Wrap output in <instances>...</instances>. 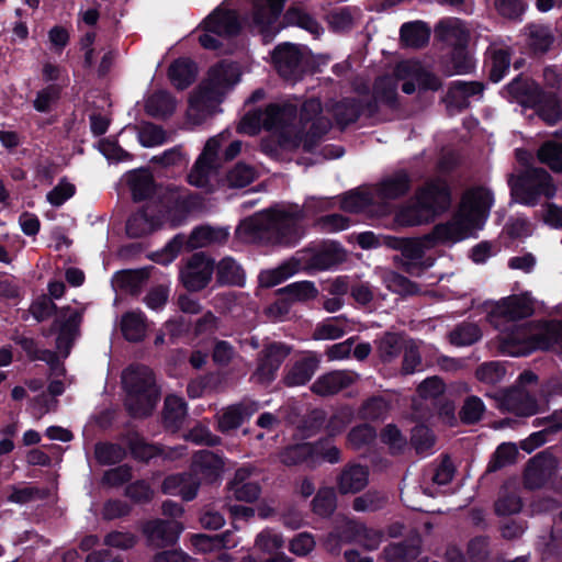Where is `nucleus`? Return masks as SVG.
<instances>
[{
    "label": "nucleus",
    "mask_w": 562,
    "mask_h": 562,
    "mask_svg": "<svg viewBox=\"0 0 562 562\" xmlns=\"http://www.w3.org/2000/svg\"><path fill=\"white\" fill-rule=\"evenodd\" d=\"M168 75L175 87L184 89L194 80L195 66L191 60L180 58L170 65Z\"/></svg>",
    "instance_id": "nucleus-43"
},
{
    "label": "nucleus",
    "mask_w": 562,
    "mask_h": 562,
    "mask_svg": "<svg viewBox=\"0 0 562 562\" xmlns=\"http://www.w3.org/2000/svg\"><path fill=\"white\" fill-rule=\"evenodd\" d=\"M122 382L130 413L136 417L149 415L159 397L151 370L144 366L130 367L123 372Z\"/></svg>",
    "instance_id": "nucleus-6"
},
{
    "label": "nucleus",
    "mask_w": 562,
    "mask_h": 562,
    "mask_svg": "<svg viewBox=\"0 0 562 562\" xmlns=\"http://www.w3.org/2000/svg\"><path fill=\"white\" fill-rule=\"evenodd\" d=\"M557 464V458L549 450L540 451L527 462L524 471L525 485L531 490L543 487L554 473Z\"/></svg>",
    "instance_id": "nucleus-17"
},
{
    "label": "nucleus",
    "mask_w": 562,
    "mask_h": 562,
    "mask_svg": "<svg viewBox=\"0 0 562 562\" xmlns=\"http://www.w3.org/2000/svg\"><path fill=\"white\" fill-rule=\"evenodd\" d=\"M542 86L527 74H518L506 83L499 94L509 103H516L524 109L533 108L539 101Z\"/></svg>",
    "instance_id": "nucleus-13"
},
{
    "label": "nucleus",
    "mask_w": 562,
    "mask_h": 562,
    "mask_svg": "<svg viewBox=\"0 0 562 562\" xmlns=\"http://www.w3.org/2000/svg\"><path fill=\"white\" fill-rule=\"evenodd\" d=\"M183 529V525L177 520L156 519L144 526V533L150 544L162 548L176 543Z\"/></svg>",
    "instance_id": "nucleus-20"
},
{
    "label": "nucleus",
    "mask_w": 562,
    "mask_h": 562,
    "mask_svg": "<svg viewBox=\"0 0 562 562\" xmlns=\"http://www.w3.org/2000/svg\"><path fill=\"white\" fill-rule=\"evenodd\" d=\"M387 245L402 250L406 271L409 273L418 272L422 267L431 266V262L424 261V243L420 240H400L392 238L389 240Z\"/></svg>",
    "instance_id": "nucleus-29"
},
{
    "label": "nucleus",
    "mask_w": 562,
    "mask_h": 562,
    "mask_svg": "<svg viewBox=\"0 0 562 562\" xmlns=\"http://www.w3.org/2000/svg\"><path fill=\"white\" fill-rule=\"evenodd\" d=\"M191 471L199 482L211 483L221 477L224 471V460L212 451L202 450L194 454Z\"/></svg>",
    "instance_id": "nucleus-23"
},
{
    "label": "nucleus",
    "mask_w": 562,
    "mask_h": 562,
    "mask_svg": "<svg viewBox=\"0 0 562 562\" xmlns=\"http://www.w3.org/2000/svg\"><path fill=\"white\" fill-rule=\"evenodd\" d=\"M327 111L331 112L337 124L345 126L359 117L361 108L353 99H344L333 104Z\"/></svg>",
    "instance_id": "nucleus-49"
},
{
    "label": "nucleus",
    "mask_w": 562,
    "mask_h": 562,
    "mask_svg": "<svg viewBox=\"0 0 562 562\" xmlns=\"http://www.w3.org/2000/svg\"><path fill=\"white\" fill-rule=\"evenodd\" d=\"M331 126L330 120L323 114L321 102L316 99L305 101L300 111L291 102L270 104L265 110H256L244 115L238 131L247 135H256L261 128L278 133L284 147L302 146L311 150Z\"/></svg>",
    "instance_id": "nucleus-1"
},
{
    "label": "nucleus",
    "mask_w": 562,
    "mask_h": 562,
    "mask_svg": "<svg viewBox=\"0 0 562 562\" xmlns=\"http://www.w3.org/2000/svg\"><path fill=\"white\" fill-rule=\"evenodd\" d=\"M285 0H254L252 27L263 35L265 40H271L280 30L279 16L283 10Z\"/></svg>",
    "instance_id": "nucleus-14"
},
{
    "label": "nucleus",
    "mask_w": 562,
    "mask_h": 562,
    "mask_svg": "<svg viewBox=\"0 0 562 562\" xmlns=\"http://www.w3.org/2000/svg\"><path fill=\"white\" fill-rule=\"evenodd\" d=\"M538 99V103L530 110H533L546 125L554 126L562 121V101L557 92L542 89Z\"/></svg>",
    "instance_id": "nucleus-27"
},
{
    "label": "nucleus",
    "mask_w": 562,
    "mask_h": 562,
    "mask_svg": "<svg viewBox=\"0 0 562 562\" xmlns=\"http://www.w3.org/2000/svg\"><path fill=\"white\" fill-rule=\"evenodd\" d=\"M319 364V359L315 355H308L296 360L286 371L283 381L288 386H297L306 384Z\"/></svg>",
    "instance_id": "nucleus-31"
},
{
    "label": "nucleus",
    "mask_w": 562,
    "mask_h": 562,
    "mask_svg": "<svg viewBox=\"0 0 562 562\" xmlns=\"http://www.w3.org/2000/svg\"><path fill=\"white\" fill-rule=\"evenodd\" d=\"M509 186L512 198L522 205L533 206L542 195L550 199L555 193L551 175L541 167H527Z\"/></svg>",
    "instance_id": "nucleus-8"
},
{
    "label": "nucleus",
    "mask_w": 562,
    "mask_h": 562,
    "mask_svg": "<svg viewBox=\"0 0 562 562\" xmlns=\"http://www.w3.org/2000/svg\"><path fill=\"white\" fill-rule=\"evenodd\" d=\"M200 482L193 473L173 474L165 479L162 492L180 496L184 501L193 499L199 491Z\"/></svg>",
    "instance_id": "nucleus-28"
},
{
    "label": "nucleus",
    "mask_w": 562,
    "mask_h": 562,
    "mask_svg": "<svg viewBox=\"0 0 562 562\" xmlns=\"http://www.w3.org/2000/svg\"><path fill=\"white\" fill-rule=\"evenodd\" d=\"M533 314L530 301L519 295H509L496 302L488 313L491 319L499 318L509 324L528 318Z\"/></svg>",
    "instance_id": "nucleus-19"
},
{
    "label": "nucleus",
    "mask_w": 562,
    "mask_h": 562,
    "mask_svg": "<svg viewBox=\"0 0 562 562\" xmlns=\"http://www.w3.org/2000/svg\"><path fill=\"white\" fill-rule=\"evenodd\" d=\"M239 27L236 13L220 7L203 21L204 33L199 41L206 49H217L225 38L236 35Z\"/></svg>",
    "instance_id": "nucleus-10"
},
{
    "label": "nucleus",
    "mask_w": 562,
    "mask_h": 562,
    "mask_svg": "<svg viewBox=\"0 0 562 562\" xmlns=\"http://www.w3.org/2000/svg\"><path fill=\"white\" fill-rule=\"evenodd\" d=\"M279 292L293 302H306L315 299L318 295V290L312 281H300L293 282L282 289Z\"/></svg>",
    "instance_id": "nucleus-50"
},
{
    "label": "nucleus",
    "mask_w": 562,
    "mask_h": 562,
    "mask_svg": "<svg viewBox=\"0 0 562 562\" xmlns=\"http://www.w3.org/2000/svg\"><path fill=\"white\" fill-rule=\"evenodd\" d=\"M512 61V55L507 48H498L492 52L490 58L485 61L488 79L497 83L508 72Z\"/></svg>",
    "instance_id": "nucleus-40"
},
{
    "label": "nucleus",
    "mask_w": 562,
    "mask_h": 562,
    "mask_svg": "<svg viewBox=\"0 0 562 562\" xmlns=\"http://www.w3.org/2000/svg\"><path fill=\"white\" fill-rule=\"evenodd\" d=\"M301 267V260L296 257H292L273 269L261 271L259 274V283L261 286L272 288L294 276L300 271Z\"/></svg>",
    "instance_id": "nucleus-35"
},
{
    "label": "nucleus",
    "mask_w": 562,
    "mask_h": 562,
    "mask_svg": "<svg viewBox=\"0 0 562 562\" xmlns=\"http://www.w3.org/2000/svg\"><path fill=\"white\" fill-rule=\"evenodd\" d=\"M402 350L401 337L396 334L386 333L378 342V353L383 362L393 361Z\"/></svg>",
    "instance_id": "nucleus-58"
},
{
    "label": "nucleus",
    "mask_w": 562,
    "mask_h": 562,
    "mask_svg": "<svg viewBox=\"0 0 562 562\" xmlns=\"http://www.w3.org/2000/svg\"><path fill=\"white\" fill-rule=\"evenodd\" d=\"M313 448H315V451L313 453L314 458H312V468L322 462L337 463L340 461L339 449L328 439L313 443Z\"/></svg>",
    "instance_id": "nucleus-59"
},
{
    "label": "nucleus",
    "mask_w": 562,
    "mask_h": 562,
    "mask_svg": "<svg viewBox=\"0 0 562 562\" xmlns=\"http://www.w3.org/2000/svg\"><path fill=\"white\" fill-rule=\"evenodd\" d=\"M430 27L423 21L406 22L401 26L400 38L405 47L423 48L430 38Z\"/></svg>",
    "instance_id": "nucleus-33"
},
{
    "label": "nucleus",
    "mask_w": 562,
    "mask_h": 562,
    "mask_svg": "<svg viewBox=\"0 0 562 562\" xmlns=\"http://www.w3.org/2000/svg\"><path fill=\"white\" fill-rule=\"evenodd\" d=\"M435 45L441 53L447 52L451 56V67L448 75H453L457 69L454 55L457 52V19H441L435 26Z\"/></svg>",
    "instance_id": "nucleus-22"
},
{
    "label": "nucleus",
    "mask_w": 562,
    "mask_h": 562,
    "mask_svg": "<svg viewBox=\"0 0 562 562\" xmlns=\"http://www.w3.org/2000/svg\"><path fill=\"white\" fill-rule=\"evenodd\" d=\"M349 328L344 316L328 317L316 326L313 337L317 340H334L344 336Z\"/></svg>",
    "instance_id": "nucleus-41"
},
{
    "label": "nucleus",
    "mask_w": 562,
    "mask_h": 562,
    "mask_svg": "<svg viewBox=\"0 0 562 562\" xmlns=\"http://www.w3.org/2000/svg\"><path fill=\"white\" fill-rule=\"evenodd\" d=\"M291 348L282 342H269L265 345L257 358V368L251 374V380L259 384H269L276 376L281 364L290 355Z\"/></svg>",
    "instance_id": "nucleus-12"
},
{
    "label": "nucleus",
    "mask_w": 562,
    "mask_h": 562,
    "mask_svg": "<svg viewBox=\"0 0 562 562\" xmlns=\"http://www.w3.org/2000/svg\"><path fill=\"white\" fill-rule=\"evenodd\" d=\"M527 45L533 54H546L554 43V35L549 25L529 23L525 26Z\"/></svg>",
    "instance_id": "nucleus-34"
},
{
    "label": "nucleus",
    "mask_w": 562,
    "mask_h": 562,
    "mask_svg": "<svg viewBox=\"0 0 562 562\" xmlns=\"http://www.w3.org/2000/svg\"><path fill=\"white\" fill-rule=\"evenodd\" d=\"M375 194L369 190H358L346 194L340 202L341 209L347 212L358 213L366 211L373 203Z\"/></svg>",
    "instance_id": "nucleus-53"
},
{
    "label": "nucleus",
    "mask_w": 562,
    "mask_h": 562,
    "mask_svg": "<svg viewBox=\"0 0 562 562\" xmlns=\"http://www.w3.org/2000/svg\"><path fill=\"white\" fill-rule=\"evenodd\" d=\"M419 552V539H413L408 542L387 546L383 555L385 562H408L415 559Z\"/></svg>",
    "instance_id": "nucleus-42"
},
{
    "label": "nucleus",
    "mask_w": 562,
    "mask_h": 562,
    "mask_svg": "<svg viewBox=\"0 0 562 562\" xmlns=\"http://www.w3.org/2000/svg\"><path fill=\"white\" fill-rule=\"evenodd\" d=\"M315 448L313 443L304 442L286 448L280 454V460L285 465H295L299 463H306L312 468V458H314Z\"/></svg>",
    "instance_id": "nucleus-48"
},
{
    "label": "nucleus",
    "mask_w": 562,
    "mask_h": 562,
    "mask_svg": "<svg viewBox=\"0 0 562 562\" xmlns=\"http://www.w3.org/2000/svg\"><path fill=\"white\" fill-rule=\"evenodd\" d=\"M176 100L166 91L153 93L146 101V111L155 117H165L176 110Z\"/></svg>",
    "instance_id": "nucleus-45"
},
{
    "label": "nucleus",
    "mask_w": 562,
    "mask_h": 562,
    "mask_svg": "<svg viewBox=\"0 0 562 562\" xmlns=\"http://www.w3.org/2000/svg\"><path fill=\"white\" fill-rule=\"evenodd\" d=\"M450 203L446 182L436 181L427 184L416 196V203L398 211L396 221L401 225L414 226L427 223Z\"/></svg>",
    "instance_id": "nucleus-7"
},
{
    "label": "nucleus",
    "mask_w": 562,
    "mask_h": 562,
    "mask_svg": "<svg viewBox=\"0 0 562 562\" xmlns=\"http://www.w3.org/2000/svg\"><path fill=\"white\" fill-rule=\"evenodd\" d=\"M509 324L499 334V348L503 353L512 357L528 356L536 350L553 351L562 355V321L543 319L537 322Z\"/></svg>",
    "instance_id": "nucleus-3"
},
{
    "label": "nucleus",
    "mask_w": 562,
    "mask_h": 562,
    "mask_svg": "<svg viewBox=\"0 0 562 562\" xmlns=\"http://www.w3.org/2000/svg\"><path fill=\"white\" fill-rule=\"evenodd\" d=\"M125 177L135 200H145L153 193L154 180L149 170H133Z\"/></svg>",
    "instance_id": "nucleus-38"
},
{
    "label": "nucleus",
    "mask_w": 562,
    "mask_h": 562,
    "mask_svg": "<svg viewBox=\"0 0 562 562\" xmlns=\"http://www.w3.org/2000/svg\"><path fill=\"white\" fill-rule=\"evenodd\" d=\"M228 238V231L223 227L203 225L192 231L187 238L183 235L176 236L167 244L162 252L157 255V261L161 265L170 263L187 245L190 249L203 248L215 244H222Z\"/></svg>",
    "instance_id": "nucleus-9"
},
{
    "label": "nucleus",
    "mask_w": 562,
    "mask_h": 562,
    "mask_svg": "<svg viewBox=\"0 0 562 562\" xmlns=\"http://www.w3.org/2000/svg\"><path fill=\"white\" fill-rule=\"evenodd\" d=\"M259 409L257 402L245 400L238 404L231 405L223 409L217 416L218 429L222 432L238 428L245 420L249 419Z\"/></svg>",
    "instance_id": "nucleus-25"
},
{
    "label": "nucleus",
    "mask_w": 562,
    "mask_h": 562,
    "mask_svg": "<svg viewBox=\"0 0 562 562\" xmlns=\"http://www.w3.org/2000/svg\"><path fill=\"white\" fill-rule=\"evenodd\" d=\"M518 456L517 446L513 442L501 443L493 453L488 464V472H496L516 461Z\"/></svg>",
    "instance_id": "nucleus-52"
},
{
    "label": "nucleus",
    "mask_w": 562,
    "mask_h": 562,
    "mask_svg": "<svg viewBox=\"0 0 562 562\" xmlns=\"http://www.w3.org/2000/svg\"><path fill=\"white\" fill-rule=\"evenodd\" d=\"M497 401L501 409L521 417L536 415L539 411L537 398L521 386L502 390Z\"/></svg>",
    "instance_id": "nucleus-16"
},
{
    "label": "nucleus",
    "mask_w": 562,
    "mask_h": 562,
    "mask_svg": "<svg viewBox=\"0 0 562 562\" xmlns=\"http://www.w3.org/2000/svg\"><path fill=\"white\" fill-rule=\"evenodd\" d=\"M83 312L85 307L72 308L71 306H64L57 312L52 331L57 334L56 348L64 357L69 355L74 341L79 336Z\"/></svg>",
    "instance_id": "nucleus-11"
},
{
    "label": "nucleus",
    "mask_w": 562,
    "mask_h": 562,
    "mask_svg": "<svg viewBox=\"0 0 562 562\" xmlns=\"http://www.w3.org/2000/svg\"><path fill=\"white\" fill-rule=\"evenodd\" d=\"M14 340L18 345L22 347V349L31 359L46 361L50 367L52 374H54L55 376H60L65 374L66 370L56 358V355L48 350H38L36 342L34 341L33 338L19 336L14 338Z\"/></svg>",
    "instance_id": "nucleus-36"
},
{
    "label": "nucleus",
    "mask_w": 562,
    "mask_h": 562,
    "mask_svg": "<svg viewBox=\"0 0 562 562\" xmlns=\"http://www.w3.org/2000/svg\"><path fill=\"white\" fill-rule=\"evenodd\" d=\"M238 66L232 63H220L212 67L207 78L190 98L187 116L190 123L199 125L211 116L224 95L239 80Z\"/></svg>",
    "instance_id": "nucleus-4"
},
{
    "label": "nucleus",
    "mask_w": 562,
    "mask_h": 562,
    "mask_svg": "<svg viewBox=\"0 0 562 562\" xmlns=\"http://www.w3.org/2000/svg\"><path fill=\"white\" fill-rule=\"evenodd\" d=\"M149 209L133 214L126 224V232L131 237L138 238L151 233L156 227L162 224L161 221H155L149 217Z\"/></svg>",
    "instance_id": "nucleus-44"
},
{
    "label": "nucleus",
    "mask_w": 562,
    "mask_h": 562,
    "mask_svg": "<svg viewBox=\"0 0 562 562\" xmlns=\"http://www.w3.org/2000/svg\"><path fill=\"white\" fill-rule=\"evenodd\" d=\"M537 159L552 172L562 173V143L554 139L543 142L537 150Z\"/></svg>",
    "instance_id": "nucleus-37"
},
{
    "label": "nucleus",
    "mask_w": 562,
    "mask_h": 562,
    "mask_svg": "<svg viewBox=\"0 0 562 562\" xmlns=\"http://www.w3.org/2000/svg\"><path fill=\"white\" fill-rule=\"evenodd\" d=\"M214 272L213 260L202 252L194 254L180 270L183 285L191 291L205 288Z\"/></svg>",
    "instance_id": "nucleus-15"
},
{
    "label": "nucleus",
    "mask_w": 562,
    "mask_h": 562,
    "mask_svg": "<svg viewBox=\"0 0 562 562\" xmlns=\"http://www.w3.org/2000/svg\"><path fill=\"white\" fill-rule=\"evenodd\" d=\"M486 86L482 81L459 80V112L470 106V99L480 101Z\"/></svg>",
    "instance_id": "nucleus-54"
},
{
    "label": "nucleus",
    "mask_w": 562,
    "mask_h": 562,
    "mask_svg": "<svg viewBox=\"0 0 562 562\" xmlns=\"http://www.w3.org/2000/svg\"><path fill=\"white\" fill-rule=\"evenodd\" d=\"M424 76L425 72L416 60H405L396 66V79H407L402 86V90L407 94L415 92L416 83H422Z\"/></svg>",
    "instance_id": "nucleus-39"
},
{
    "label": "nucleus",
    "mask_w": 562,
    "mask_h": 562,
    "mask_svg": "<svg viewBox=\"0 0 562 562\" xmlns=\"http://www.w3.org/2000/svg\"><path fill=\"white\" fill-rule=\"evenodd\" d=\"M252 474L254 470L250 468L238 469L227 483L229 497L246 503L257 501L261 494V486L257 481L251 480Z\"/></svg>",
    "instance_id": "nucleus-21"
},
{
    "label": "nucleus",
    "mask_w": 562,
    "mask_h": 562,
    "mask_svg": "<svg viewBox=\"0 0 562 562\" xmlns=\"http://www.w3.org/2000/svg\"><path fill=\"white\" fill-rule=\"evenodd\" d=\"M409 189V178L406 172L397 171L384 178L375 189L374 194L381 201L395 200Z\"/></svg>",
    "instance_id": "nucleus-32"
},
{
    "label": "nucleus",
    "mask_w": 562,
    "mask_h": 562,
    "mask_svg": "<svg viewBox=\"0 0 562 562\" xmlns=\"http://www.w3.org/2000/svg\"><path fill=\"white\" fill-rule=\"evenodd\" d=\"M397 79L394 76L379 78L373 88V95L376 102L393 104L396 98Z\"/></svg>",
    "instance_id": "nucleus-55"
},
{
    "label": "nucleus",
    "mask_w": 562,
    "mask_h": 562,
    "mask_svg": "<svg viewBox=\"0 0 562 562\" xmlns=\"http://www.w3.org/2000/svg\"><path fill=\"white\" fill-rule=\"evenodd\" d=\"M485 405L483 401L474 395L469 396L461 409L459 411V419L467 425H473L481 420Z\"/></svg>",
    "instance_id": "nucleus-57"
},
{
    "label": "nucleus",
    "mask_w": 562,
    "mask_h": 562,
    "mask_svg": "<svg viewBox=\"0 0 562 562\" xmlns=\"http://www.w3.org/2000/svg\"><path fill=\"white\" fill-rule=\"evenodd\" d=\"M60 95V88L57 85H50L41 89L33 101L36 111L46 113L53 110Z\"/></svg>",
    "instance_id": "nucleus-62"
},
{
    "label": "nucleus",
    "mask_w": 562,
    "mask_h": 562,
    "mask_svg": "<svg viewBox=\"0 0 562 562\" xmlns=\"http://www.w3.org/2000/svg\"><path fill=\"white\" fill-rule=\"evenodd\" d=\"M257 177L254 167L246 164H237L227 175V182L234 188H244L251 183Z\"/></svg>",
    "instance_id": "nucleus-64"
},
{
    "label": "nucleus",
    "mask_w": 562,
    "mask_h": 562,
    "mask_svg": "<svg viewBox=\"0 0 562 562\" xmlns=\"http://www.w3.org/2000/svg\"><path fill=\"white\" fill-rule=\"evenodd\" d=\"M369 482V470L359 464L346 465L337 479L341 494H355L363 490Z\"/></svg>",
    "instance_id": "nucleus-30"
},
{
    "label": "nucleus",
    "mask_w": 562,
    "mask_h": 562,
    "mask_svg": "<svg viewBox=\"0 0 562 562\" xmlns=\"http://www.w3.org/2000/svg\"><path fill=\"white\" fill-rule=\"evenodd\" d=\"M301 49L293 44L283 43L278 45L272 53V61L281 77L286 80H297L302 75Z\"/></svg>",
    "instance_id": "nucleus-18"
},
{
    "label": "nucleus",
    "mask_w": 562,
    "mask_h": 562,
    "mask_svg": "<svg viewBox=\"0 0 562 562\" xmlns=\"http://www.w3.org/2000/svg\"><path fill=\"white\" fill-rule=\"evenodd\" d=\"M357 379L358 374L352 371H331L318 376L312 385V391L321 396L334 395L352 385Z\"/></svg>",
    "instance_id": "nucleus-24"
},
{
    "label": "nucleus",
    "mask_w": 562,
    "mask_h": 562,
    "mask_svg": "<svg viewBox=\"0 0 562 562\" xmlns=\"http://www.w3.org/2000/svg\"><path fill=\"white\" fill-rule=\"evenodd\" d=\"M121 329L124 337L130 341H139L146 333L145 317L142 312H128L123 315Z\"/></svg>",
    "instance_id": "nucleus-46"
},
{
    "label": "nucleus",
    "mask_w": 562,
    "mask_h": 562,
    "mask_svg": "<svg viewBox=\"0 0 562 562\" xmlns=\"http://www.w3.org/2000/svg\"><path fill=\"white\" fill-rule=\"evenodd\" d=\"M494 205L493 192L483 186L467 189L459 198V241L477 238Z\"/></svg>",
    "instance_id": "nucleus-5"
},
{
    "label": "nucleus",
    "mask_w": 562,
    "mask_h": 562,
    "mask_svg": "<svg viewBox=\"0 0 562 562\" xmlns=\"http://www.w3.org/2000/svg\"><path fill=\"white\" fill-rule=\"evenodd\" d=\"M344 528L345 530L339 535L344 541H356L368 550H374L381 543L382 533L363 524L344 519Z\"/></svg>",
    "instance_id": "nucleus-26"
},
{
    "label": "nucleus",
    "mask_w": 562,
    "mask_h": 562,
    "mask_svg": "<svg viewBox=\"0 0 562 562\" xmlns=\"http://www.w3.org/2000/svg\"><path fill=\"white\" fill-rule=\"evenodd\" d=\"M284 539L280 532L273 529H263L259 532L255 540V547L268 554H273L283 548Z\"/></svg>",
    "instance_id": "nucleus-56"
},
{
    "label": "nucleus",
    "mask_w": 562,
    "mask_h": 562,
    "mask_svg": "<svg viewBox=\"0 0 562 562\" xmlns=\"http://www.w3.org/2000/svg\"><path fill=\"white\" fill-rule=\"evenodd\" d=\"M187 415V405L182 397L169 395L165 400L164 422L167 427L177 429Z\"/></svg>",
    "instance_id": "nucleus-47"
},
{
    "label": "nucleus",
    "mask_w": 562,
    "mask_h": 562,
    "mask_svg": "<svg viewBox=\"0 0 562 562\" xmlns=\"http://www.w3.org/2000/svg\"><path fill=\"white\" fill-rule=\"evenodd\" d=\"M331 198L310 196L304 205H282L244 220L236 234L244 243L267 241L293 246L304 235L306 213L316 214L333 207Z\"/></svg>",
    "instance_id": "nucleus-2"
},
{
    "label": "nucleus",
    "mask_w": 562,
    "mask_h": 562,
    "mask_svg": "<svg viewBox=\"0 0 562 562\" xmlns=\"http://www.w3.org/2000/svg\"><path fill=\"white\" fill-rule=\"evenodd\" d=\"M387 497L383 493L369 491L353 499L352 507L357 512H375L384 507Z\"/></svg>",
    "instance_id": "nucleus-61"
},
{
    "label": "nucleus",
    "mask_w": 562,
    "mask_h": 562,
    "mask_svg": "<svg viewBox=\"0 0 562 562\" xmlns=\"http://www.w3.org/2000/svg\"><path fill=\"white\" fill-rule=\"evenodd\" d=\"M336 508V493L331 487L321 488L313 499V512L318 516L327 517Z\"/></svg>",
    "instance_id": "nucleus-60"
},
{
    "label": "nucleus",
    "mask_w": 562,
    "mask_h": 562,
    "mask_svg": "<svg viewBox=\"0 0 562 562\" xmlns=\"http://www.w3.org/2000/svg\"><path fill=\"white\" fill-rule=\"evenodd\" d=\"M217 280L224 284L241 285L245 279L241 267L233 258H224L217 265Z\"/></svg>",
    "instance_id": "nucleus-51"
},
{
    "label": "nucleus",
    "mask_w": 562,
    "mask_h": 562,
    "mask_svg": "<svg viewBox=\"0 0 562 562\" xmlns=\"http://www.w3.org/2000/svg\"><path fill=\"white\" fill-rule=\"evenodd\" d=\"M76 193V187L66 178L59 182L46 194L47 202L55 207L61 206L66 201L71 199Z\"/></svg>",
    "instance_id": "nucleus-63"
}]
</instances>
